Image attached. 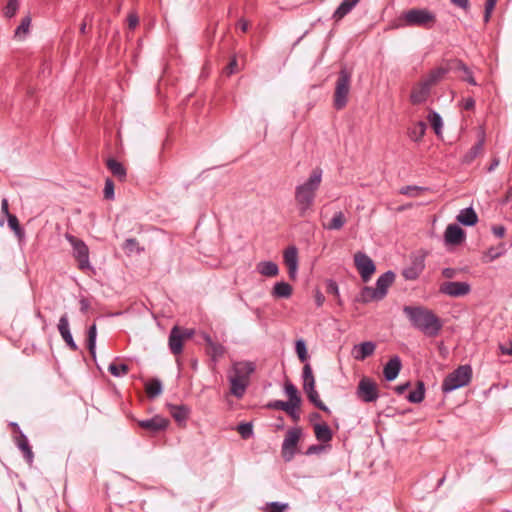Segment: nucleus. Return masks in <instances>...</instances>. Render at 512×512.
Listing matches in <instances>:
<instances>
[{"label": "nucleus", "instance_id": "f257e3e1", "mask_svg": "<svg viewBox=\"0 0 512 512\" xmlns=\"http://www.w3.org/2000/svg\"><path fill=\"white\" fill-rule=\"evenodd\" d=\"M322 169L315 168L308 179L295 187L294 199L300 217H305L312 211L317 191L322 182Z\"/></svg>", "mask_w": 512, "mask_h": 512}, {"label": "nucleus", "instance_id": "f03ea898", "mask_svg": "<svg viewBox=\"0 0 512 512\" xmlns=\"http://www.w3.org/2000/svg\"><path fill=\"white\" fill-rule=\"evenodd\" d=\"M403 312L411 325L427 336L434 337L442 329L440 318L430 309L422 306H404Z\"/></svg>", "mask_w": 512, "mask_h": 512}, {"label": "nucleus", "instance_id": "7ed1b4c3", "mask_svg": "<svg viewBox=\"0 0 512 512\" xmlns=\"http://www.w3.org/2000/svg\"><path fill=\"white\" fill-rule=\"evenodd\" d=\"M256 364L252 361H235L232 364L228 379L230 383V392L233 396L240 399L244 396L247 387L250 384V376L255 372Z\"/></svg>", "mask_w": 512, "mask_h": 512}, {"label": "nucleus", "instance_id": "20e7f679", "mask_svg": "<svg viewBox=\"0 0 512 512\" xmlns=\"http://www.w3.org/2000/svg\"><path fill=\"white\" fill-rule=\"evenodd\" d=\"M402 27H419L432 29L437 21L436 14L427 8H411L400 16Z\"/></svg>", "mask_w": 512, "mask_h": 512}, {"label": "nucleus", "instance_id": "39448f33", "mask_svg": "<svg viewBox=\"0 0 512 512\" xmlns=\"http://www.w3.org/2000/svg\"><path fill=\"white\" fill-rule=\"evenodd\" d=\"M351 77V72L346 68H342L338 73L333 96V106L336 110H342L348 103Z\"/></svg>", "mask_w": 512, "mask_h": 512}, {"label": "nucleus", "instance_id": "423d86ee", "mask_svg": "<svg viewBox=\"0 0 512 512\" xmlns=\"http://www.w3.org/2000/svg\"><path fill=\"white\" fill-rule=\"evenodd\" d=\"M472 379V368L469 365H461L453 372L449 373L442 382V391L444 393L452 392L464 387Z\"/></svg>", "mask_w": 512, "mask_h": 512}, {"label": "nucleus", "instance_id": "0eeeda50", "mask_svg": "<svg viewBox=\"0 0 512 512\" xmlns=\"http://www.w3.org/2000/svg\"><path fill=\"white\" fill-rule=\"evenodd\" d=\"M65 239L73 249V257L77 261V267L81 271L93 270L89 259V248L86 243L70 233L65 234Z\"/></svg>", "mask_w": 512, "mask_h": 512}, {"label": "nucleus", "instance_id": "6e6552de", "mask_svg": "<svg viewBox=\"0 0 512 512\" xmlns=\"http://www.w3.org/2000/svg\"><path fill=\"white\" fill-rule=\"evenodd\" d=\"M301 436L302 429L300 427L290 428L286 432L281 447V454L286 462H289L294 458Z\"/></svg>", "mask_w": 512, "mask_h": 512}, {"label": "nucleus", "instance_id": "1a4fd4ad", "mask_svg": "<svg viewBox=\"0 0 512 512\" xmlns=\"http://www.w3.org/2000/svg\"><path fill=\"white\" fill-rule=\"evenodd\" d=\"M356 395L365 403L375 402L379 398L377 384L369 377H363L357 386Z\"/></svg>", "mask_w": 512, "mask_h": 512}, {"label": "nucleus", "instance_id": "9d476101", "mask_svg": "<svg viewBox=\"0 0 512 512\" xmlns=\"http://www.w3.org/2000/svg\"><path fill=\"white\" fill-rule=\"evenodd\" d=\"M354 264L362 280L368 282L376 269L372 259L363 252H357L354 255Z\"/></svg>", "mask_w": 512, "mask_h": 512}, {"label": "nucleus", "instance_id": "9b49d317", "mask_svg": "<svg viewBox=\"0 0 512 512\" xmlns=\"http://www.w3.org/2000/svg\"><path fill=\"white\" fill-rule=\"evenodd\" d=\"M137 424L151 434H158L168 428L170 421L161 415H155L150 419L138 420Z\"/></svg>", "mask_w": 512, "mask_h": 512}, {"label": "nucleus", "instance_id": "f8f14e48", "mask_svg": "<svg viewBox=\"0 0 512 512\" xmlns=\"http://www.w3.org/2000/svg\"><path fill=\"white\" fill-rule=\"evenodd\" d=\"M470 291L471 286L467 282H443L439 287L441 294L455 298L466 296Z\"/></svg>", "mask_w": 512, "mask_h": 512}, {"label": "nucleus", "instance_id": "ddd939ff", "mask_svg": "<svg viewBox=\"0 0 512 512\" xmlns=\"http://www.w3.org/2000/svg\"><path fill=\"white\" fill-rule=\"evenodd\" d=\"M486 141V133L480 128L477 134V142L463 155L462 163L471 164L479 155L483 153Z\"/></svg>", "mask_w": 512, "mask_h": 512}, {"label": "nucleus", "instance_id": "4468645a", "mask_svg": "<svg viewBox=\"0 0 512 512\" xmlns=\"http://www.w3.org/2000/svg\"><path fill=\"white\" fill-rule=\"evenodd\" d=\"M466 238L465 231L457 224H449L444 232V242L446 245L457 246L464 242Z\"/></svg>", "mask_w": 512, "mask_h": 512}, {"label": "nucleus", "instance_id": "2eb2a0df", "mask_svg": "<svg viewBox=\"0 0 512 512\" xmlns=\"http://www.w3.org/2000/svg\"><path fill=\"white\" fill-rule=\"evenodd\" d=\"M425 268V261L423 257H416L412 260L411 264L405 267L402 271V276L406 280H416Z\"/></svg>", "mask_w": 512, "mask_h": 512}, {"label": "nucleus", "instance_id": "dca6fc26", "mask_svg": "<svg viewBox=\"0 0 512 512\" xmlns=\"http://www.w3.org/2000/svg\"><path fill=\"white\" fill-rule=\"evenodd\" d=\"M58 330H59V333H60L61 337L63 338V340L67 344V346L72 351H77L78 350V346L75 343V341H74V339L72 337V334L70 332L69 319H68V316L66 314H64V315H62L60 317L59 322H58Z\"/></svg>", "mask_w": 512, "mask_h": 512}, {"label": "nucleus", "instance_id": "f3484780", "mask_svg": "<svg viewBox=\"0 0 512 512\" xmlns=\"http://www.w3.org/2000/svg\"><path fill=\"white\" fill-rule=\"evenodd\" d=\"M402 368V362L399 356L395 355L389 359L383 369L384 378L386 381H393L397 378Z\"/></svg>", "mask_w": 512, "mask_h": 512}, {"label": "nucleus", "instance_id": "a211bd4d", "mask_svg": "<svg viewBox=\"0 0 512 512\" xmlns=\"http://www.w3.org/2000/svg\"><path fill=\"white\" fill-rule=\"evenodd\" d=\"M183 342H184V339H183V336L181 335V328L178 326H174L170 331L169 340H168V345H169L170 351L174 355L181 354L183 351Z\"/></svg>", "mask_w": 512, "mask_h": 512}, {"label": "nucleus", "instance_id": "6ab92c4d", "mask_svg": "<svg viewBox=\"0 0 512 512\" xmlns=\"http://www.w3.org/2000/svg\"><path fill=\"white\" fill-rule=\"evenodd\" d=\"M431 86L427 84L424 80L417 84L411 92L410 101L412 104H421L424 103L429 94H430Z\"/></svg>", "mask_w": 512, "mask_h": 512}, {"label": "nucleus", "instance_id": "aec40b11", "mask_svg": "<svg viewBox=\"0 0 512 512\" xmlns=\"http://www.w3.org/2000/svg\"><path fill=\"white\" fill-rule=\"evenodd\" d=\"M395 280V273L391 270L383 273L379 276L376 281V287L374 288L381 298L384 299L388 293V288L393 284Z\"/></svg>", "mask_w": 512, "mask_h": 512}, {"label": "nucleus", "instance_id": "412c9836", "mask_svg": "<svg viewBox=\"0 0 512 512\" xmlns=\"http://www.w3.org/2000/svg\"><path fill=\"white\" fill-rule=\"evenodd\" d=\"M15 444L18 449L22 452L24 459L31 466L34 460V454L26 435L20 432V435L15 437Z\"/></svg>", "mask_w": 512, "mask_h": 512}, {"label": "nucleus", "instance_id": "4be33fe9", "mask_svg": "<svg viewBox=\"0 0 512 512\" xmlns=\"http://www.w3.org/2000/svg\"><path fill=\"white\" fill-rule=\"evenodd\" d=\"M167 407L171 416L179 425L186 423L191 413V409L187 405L168 404Z\"/></svg>", "mask_w": 512, "mask_h": 512}, {"label": "nucleus", "instance_id": "5701e85b", "mask_svg": "<svg viewBox=\"0 0 512 512\" xmlns=\"http://www.w3.org/2000/svg\"><path fill=\"white\" fill-rule=\"evenodd\" d=\"M284 261L288 266L289 276L295 278L298 267V252L296 247L292 246L285 250Z\"/></svg>", "mask_w": 512, "mask_h": 512}, {"label": "nucleus", "instance_id": "b1692460", "mask_svg": "<svg viewBox=\"0 0 512 512\" xmlns=\"http://www.w3.org/2000/svg\"><path fill=\"white\" fill-rule=\"evenodd\" d=\"M376 349V345L372 341L362 342L358 345H355L353 351L356 352L354 354V358L358 361H363L367 357L371 356Z\"/></svg>", "mask_w": 512, "mask_h": 512}, {"label": "nucleus", "instance_id": "393cba45", "mask_svg": "<svg viewBox=\"0 0 512 512\" xmlns=\"http://www.w3.org/2000/svg\"><path fill=\"white\" fill-rule=\"evenodd\" d=\"M346 223H347V217L344 214V212L337 211L334 213V215L330 221L322 223V227L325 230L336 231V230H341Z\"/></svg>", "mask_w": 512, "mask_h": 512}, {"label": "nucleus", "instance_id": "a878e982", "mask_svg": "<svg viewBox=\"0 0 512 512\" xmlns=\"http://www.w3.org/2000/svg\"><path fill=\"white\" fill-rule=\"evenodd\" d=\"M316 439L321 443H329L333 438V432L326 423H315L313 425Z\"/></svg>", "mask_w": 512, "mask_h": 512}, {"label": "nucleus", "instance_id": "bb28decb", "mask_svg": "<svg viewBox=\"0 0 512 512\" xmlns=\"http://www.w3.org/2000/svg\"><path fill=\"white\" fill-rule=\"evenodd\" d=\"M456 218L464 226H473L478 222V216L472 207L462 209Z\"/></svg>", "mask_w": 512, "mask_h": 512}, {"label": "nucleus", "instance_id": "cd10ccee", "mask_svg": "<svg viewBox=\"0 0 512 512\" xmlns=\"http://www.w3.org/2000/svg\"><path fill=\"white\" fill-rule=\"evenodd\" d=\"M106 166L108 170L113 174V176L118 178L120 181H124L126 179V169L123 166V164L117 161L116 159L108 158L106 161Z\"/></svg>", "mask_w": 512, "mask_h": 512}, {"label": "nucleus", "instance_id": "c85d7f7f", "mask_svg": "<svg viewBox=\"0 0 512 512\" xmlns=\"http://www.w3.org/2000/svg\"><path fill=\"white\" fill-rule=\"evenodd\" d=\"M258 273L265 277H275L279 273L278 265L273 261H261L256 265Z\"/></svg>", "mask_w": 512, "mask_h": 512}, {"label": "nucleus", "instance_id": "c756f323", "mask_svg": "<svg viewBox=\"0 0 512 512\" xmlns=\"http://www.w3.org/2000/svg\"><path fill=\"white\" fill-rule=\"evenodd\" d=\"M360 0H343L333 13V19L339 21L344 18L359 3Z\"/></svg>", "mask_w": 512, "mask_h": 512}, {"label": "nucleus", "instance_id": "7c9ffc66", "mask_svg": "<svg viewBox=\"0 0 512 512\" xmlns=\"http://www.w3.org/2000/svg\"><path fill=\"white\" fill-rule=\"evenodd\" d=\"M162 382L158 378L150 379L145 384V391L150 399H154L162 393Z\"/></svg>", "mask_w": 512, "mask_h": 512}, {"label": "nucleus", "instance_id": "2f4dec72", "mask_svg": "<svg viewBox=\"0 0 512 512\" xmlns=\"http://www.w3.org/2000/svg\"><path fill=\"white\" fill-rule=\"evenodd\" d=\"M292 286L287 282H277L272 290V296L275 298H289L292 295Z\"/></svg>", "mask_w": 512, "mask_h": 512}, {"label": "nucleus", "instance_id": "473e14b6", "mask_svg": "<svg viewBox=\"0 0 512 512\" xmlns=\"http://www.w3.org/2000/svg\"><path fill=\"white\" fill-rule=\"evenodd\" d=\"M450 68L448 67H438L429 72L424 81L429 84L431 87L438 83L443 77L449 72Z\"/></svg>", "mask_w": 512, "mask_h": 512}, {"label": "nucleus", "instance_id": "72a5a7b5", "mask_svg": "<svg viewBox=\"0 0 512 512\" xmlns=\"http://www.w3.org/2000/svg\"><path fill=\"white\" fill-rule=\"evenodd\" d=\"M453 69L462 71L465 74V77L463 78L464 81L468 82L470 85L476 86L477 82L473 76L472 71L470 68L462 61V60H454L453 62Z\"/></svg>", "mask_w": 512, "mask_h": 512}, {"label": "nucleus", "instance_id": "f704fd0d", "mask_svg": "<svg viewBox=\"0 0 512 512\" xmlns=\"http://www.w3.org/2000/svg\"><path fill=\"white\" fill-rule=\"evenodd\" d=\"M426 123L423 121H418L411 128H409L408 135L411 140L414 142H419L426 132Z\"/></svg>", "mask_w": 512, "mask_h": 512}, {"label": "nucleus", "instance_id": "c9c22d12", "mask_svg": "<svg viewBox=\"0 0 512 512\" xmlns=\"http://www.w3.org/2000/svg\"><path fill=\"white\" fill-rule=\"evenodd\" d=\"M304 392L307 394V397L310 400V402H312L318 409L322 410L327 414L331 413L330 409L320 399L315 387L312 388V390L305 389Z\"/></svg>", "mask_w": 512, "mask_h": 512}, {"label": "nucleus", "instance_id": "e433bc0d", "mask_svg": "<svg viewBox=\"0 0 512 512\" xmlns=\"http://www.w3.org/2000/svg\"><path fill=\"white\" fill-rule=\"evenodd\" d=\"M382 300L381 295L370 286H365L362 288L360 292V301L363 303H369L371 301H380Z\"/></svg>", "mask_w": 512, "mask_h": 512}, {"label": "nucleus", "instance_id": "4c0bfd02", "mask_svg": "<svg viewBox=\"0 0 512 512\" xmlns=\"http://www.w3.org/2000/svg\"><path fill=\"white\" fill-rule=\"evenodd\" d=\"M96 338H97V327L96 324H92L87 331V348L93 358L96 357Z\"/></svg>", "mask_w": 512, "mask_h": 512}, {"label": "nucleus", "instance_id": "58836bf2", "mask_svg": "<svg viewBox=\"0 0 512 512\" xmlns=\"http://www.w3.org/2000/svg\"><path fill=\"white\" fill-rule=\"evenodd\" d=\"M425 397V385L422 381L417 382V387L415 390L411 391L407 400L411 403H421Z\"/></svg>", "mask_w": 512, "mask_h": 512}, {"label": "nucleus", "instance_id": "ea45409f", "mask_svg": "<svg viewBox=\"0 0 512 512\" xmlns=\"http://www.w3.org/2000/svg\"><path fill=\"white\" fill-rule=\"evenodd\" d=\"M302 377H303V390H305V389L312 390V388L315 387V378L313 375L311 365L309 363H306L304 365Z\"/></svg>", "mask_w": 512, "mask_h": 512}, {"label": "nucleus", "instance_id": "a19ab883", "mask_svg": "<svg viewBox=\"0 0 512 512\" xmlns=\"http://www.w3.org/2000/svg\"><path fill=\"white\" fill-rule=\"evenodd\" d=\"M226 352L225 347L218 342H214L209 348H208V355L211 357L212 361L217 362L220 358L224 356Z\"/></svg>", "mask_w": 512, "mask_h": 512}, {"label": "nucleus", "instance_id": "79ce46f5", "mask_svg": "<svg viewBox=\"0 0 512 512\" xmlns=\"http://www.w3.org/2000/svg\"><path fill=\"white\" fill-rule=\"evenodd\" d=\"M428 121L436 135H440L443 127V121L440 114L436 111H431L428 115Z\"/></svg>", "mask_w": 512, "mask_h": 512}, {"label": "nucleus", "instance_id": "37998d69", "mask_svg": "<svg viewBox=\"0 0 512 512\" xmlns=\"http://www.w3.org/2000/svg\"><path fill=\"white\" fill-rule=\"evenodd\" d=\"M284 389L290 403H301V397L299 396L298 390L294 384L286 382Z\"/></svg>", "mask_w": 512, "mask_h": 512}, {"label": "nucleus", "instance_id": "c03bdc74", "mask_svg": "<svg viewBox=\"0 0 512 512\" xmlns=\"http://www.w3.org/2000/svg\"><path fill=\"white\" fill-rule=\"evenodd\" d=\"M129 366L127 364L121 363H111L108 367V371L115 377H122L128 374Z\"/></svg>", "mask_w": 512, "mask_h": 512}, {"label": "nucleus", "instance_id": "a18cd8bd", "mask_svg": "<svg viewBox=\"0 0 512 512\" xmlns=\"http://www.w3.org/2000/svg\"><path fill=\"white\" fill-rule=\"evenodd\" d=\"M7 221H8V226L10 227L11 230L14 231V233L19 237V238H22L24 236V230L23 228L21 227L19 221H18V218L16 217V215L12 214V215H9L7 217Z\"/></svg>", "mask_w": 512, "mask_h": 512}, {"label": "nucleus", "instance_id": "49530a36", "mask_svg": "<svg viewBox=\"0 0 512 512\" xmlns=\"http://www.w3.org/2000/svg\"><path fill=\"white\" fill-rule=\"evenodd\" d=\"M427 190V188L416 186V185H408L404 186L400 189L399 193L402 195H407L410 197H417L420 192Z\"/></svg>", "mask_w": 512, "mask_h": 512}, {"label": "nucleus", "instance_id": "de8ad7c7", "mask_svg": "<svg viewBox=\"0 0 512 512\" xmlns=\"http://www.w3.org/2000/svg\"><path fill=\"white\" fill-rule=\"evenodd\" d=\"M295 350L301 362H305L308 359L306 343L303 339H299L296 341Z\"/></svg>", "mask_w": 512, "mask_h": 512}, {"label": "nucleus", "instance_id": "09e8293b", "mask_svg": "<svg viewBox=\"0 0 512 512\" xmlns=\"http://www.w3.org/2000/svg\"><path fill=\"white\" fill-rule=\"evenodd\" d=\"M237 431L243 439H249L253 436V426L248 422L239 424Z\"/></svg>", "mask_w": 512, "mask_h": 512}, {"label": "nucleus", "instance_id": "8fccbe9b", "mask_svg": "<svg viewBox=\"0 0 512 512\" xmlns=\"http://www.w3.org/2000/svg\"><path fill=\"white\" fill-rule=\"evenodd\" d=\"M291 403L289 401H282V400H274L269 402L266 407L269 409L274 410H282V411H288V408H290Z\"/></svg>", "mask_w": 512, "mask_h": 512}, {"label": "nucleus", "instance_id": "3c124183", "mask_svg": "<svg viewBox=\"0 0 512 512\" xmlns=\"http://www.w3.org/2000/svg\"><path fill=\"white\" fill-rule=\"evenodd\" d=\"M30 24L31 18L29 16L24 17L15 30V36L20 37L22 34H26L29 31Z\"/></svg>", "mask_w": 512, "mask_h": 512}, {"label": "nucleus", "instance_id": "603ef678", "mask_svg": "<svg viewBox=\"0 0 512 512\" xmlns=\"http://www.w3.org/2000/svg\"><path fill=\"white\" fill-rule=\"evenodd\" d=\"M505 252V246L504 244H499L497 247H491L487 251V256L490 258V260H495L502 256Z\"/></svg>", "mask_w": 512, "mask_h": 512}, {"label": "nucleus", "instance_id": "864d4df0", "mask_svg": "<svg viewBox=\"0 0 512 512\" xmlns=\"http://www.w3.org/2000/svg\"><path fill=\"white\" fill-rule=\"evenodd\" d=\"M300 404L301 403H291L290 408H288V411H286V413L295 423L300 420Z\"/></svg>", "mask_w": 512, "mask_h": 512}, {"label": "nucleus", "instance_id": "5fc2aeb1", "mask_svg": "<svg viewBox=\"0 0 512 512\" xmlns=\"http://www.w3.org/2000/svg\"><path fill=\"white\" fill-rule=\"evenodd\" d=\"M104 197L107 200L114 199V183L110 178H107L104 186Z\"/></svg>", "mask_w": 512, "mask_h": 512}, {"label": "nucleus", "instance_id": "6e6d98bb", "mask_svg": "<svg viewBox=\"0 0 512 512\" xmlns=\"http://www.w3.org/2000/svg\"><path fill=\"white\" fill-rule=\"evenodd\" d=\"M18 10V1L17 0H9L5 7V16L8 18L13 17Z\"/></svg>", "mask_w": 512, "mask_h": 512}, {"label": "nucleus", "instance_id": "4d7b16f0", "mask_svg": "<svg viewBox=\"0 0 512 512\" xmlns=\"http://www.w3.org/2000/svg\"><path fill=\"white\" fill-rule=\"evenodd\" d=\"M138 241L135 239V238H128L125 240V243H124V249L127 250L128 252H133L135 250H139V247H138Z\"/></svg>", "mask_w": 512, "mask_h": 512}, {"label": "nucleus", "instance_id": "13d9d810", "mask_svg": "<svg viewBox=\"0 0 512 512\" xmlns=\"http://www.w3.org/2000/svg\"><path fill=\"white\" fill-rule=\"evenodd\" d=\"M326 292L328 294H331V295H334L336 297H339V287H338V284L335 281H333V280H329L327 282Z\"/></svg>", "mask_w": 512, "mask_h": 512}, {"label": "nucleus", "instance_id": "bf43d9fd", "mask_svg": "<svg viewBox=\"0 0 512 512\" xmlns=\"http://www.w3.org/2000/svg\"><path fill=\"white\" fill-rule=\"evenodd\" d=\"M237 66H238V63H237L236 58H232L230 60V62L228 63V65L224 69L225 74L227 76L232 75L233 73L236 72Z\"/></svg>", "mask_w": 512, "mask_h": 512}, {"label": "nucleus", "instance_id": "052dcab7", "mask_svg": "<svg viewBox=\"0 0 512 512\" xmlns=\"http://www.w3.org/2000/svg\"><path fill=\"white\" fill-rule=\"evenodd\" d=\"M127 20L130 29H135L139 24V17L135 13H130Z\"/></svg>", "mask_w": 512, "mask_h": 512}, {"label": "nucleus", "instance_id": "680f3d73", "mask_svg": "<svg viewBox=\"0 0 512 512\" xmlns=\"http://www.w3.org/2000/svg\"><path fill=\"white\" fill-rule=\"evenodd\" d=\"M288 507L287 504H280L278 502H272L270 504L269 512H284V510Z\"/></svg>", "mask_w": 512, "mask_h": 512}, {"label": "nucleus", "instance_id": "e2e57ef3", "mask_svg": "<svg viewBox=\"0 0 512 512\" xmlns=\"http://www.w3.org/2000/svg\"><path fill=\"white\" fill-rule=\"evenodd\" d=\"M453 5L459 7L463 10H468L470 8L469 0H450Z\"/></svg>", "mask_w": 512, "mask_h": 512}, {"label": "nucleus", "instance_id": "0e129e2a", "mask_svg": "<svg viewBox=\"0 0 512 512\" xmlns=\"http://www.w3.org/2000/svg\"><path fill=\"white\" fill-rule=\"evenodd\" d=\"M492 231L496 237L502 238L506 233V228L502 225L493 226Z\"/></svg>", "mask_w": 512, "mask_h": 512}, {"label": "nucleus", "instance_id": "69168bd1", "mask_svg": "<svg viewBox=\"0 0 512 512\" xmlns=\"http://www.w3.org/2000/svg\"><path fill=\"white\" fill-rule=\"evenodd\" d=\"M457 270L454 268H444L442 270V275L444 278L452 279L456 276Z\"/></svg>", "mask_w": 512, "mask_h": 512}, {"label": "nucleus", "instance_id": "338daca9", "mask_svg": "<svg viewBox=\"0 0 512 512\" xmlns=\"http://www.w3.org/2000/svg\"><path fill=\"white\" fill-rule=\"evenodd\" d=\"M493 10H494V7H491V6H488L485 4L484 16H483V20H484L485 24H487L490 21Z\"/></svg>", "mask_w": 512, "mask_h": 512}, {"label": "nucleus", "instance_id": "774afa93", "mask_svg": "<svg viewBox=\"0 0 512 512\" xmlns=\"http://www.w3.org/2000/svg\"><path fill=\"white\" fill-rule=\"evenodd\" d=\"M323 447L321 445H311L306 450V455L318 454L322 451Z\"/></svg>", "mask_w": 512, "mask_h": 512}]
</instances>
